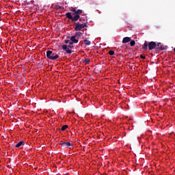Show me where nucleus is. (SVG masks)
<instances>
[{"mask_svg":"<svg viewBox=\"0 0 175 175\" xmlns=\"http://www.w3.org/2000/svg\"><path fill=\"white\" fill-rule=\"evenodd\" d=\"M25 144V143L23 141H21L16 145V148H18L19 147H21V146H24Z\"/></svg>","mask_w":175,"mask_h":175,"instance_id":"9","label":"nucleus"},{"mask_svg":"<svg viewBox=\"0 0 175 175\" xmlns=\"http://www.w3.org/2000/svg\"><path fill=\"white\" fill-rule=\"evenodd\" d=\"M142 49L143 50H147V49H148V42H147V41H145L144 45L142 46Z\"/></svg>","mask_w":175,"mask_h":175,"instance_id":"10","label":"nucleus"},{"mask_svg":"<svg viewBox=\"0 0 175 175\" xmlns=\"http://www.w3.org/2000/svg\"><path fill=\"white\" fill-rule=\"evenodd\" d=\"M81 35H83V33L79 31V32H77L75 33V36H75V38H80L81 36Z\"/></svg>","mask_w":175,"mask_h":175,"instance_id":"13","label":"nucleus"},{"mask_svg":"<svg viewBox=\"0 0 175 175\" xmlns=\"http://www.w3.org/2000/svg\"><path fill=\"white\" fill-rule=\"evenodd\" d=\"M62 49L64 50V51H66V53L67 54H72V50H70L69 48V46H68V45L65 44V45H62Z\"/></svg>","mask_w":175,"mask_h":175,"instance_id":"6","label":"nucleus"},{"mask_svg":"<svg viewBox=\"0 0 175 175\" xmlns=\"http://www.w3.org/2000/svg\"><path fill=\"white\" fill-rule=\"evenodd\" d=\"M154 49H157V42L152 41L148 43V50H154Z\"/></svg>","mask_w":175,"mask_h":175,"instance_id":"4","label":"nucleus"},{"mask_svg":"<svg viewBox=\"0 0 175 175\" xmlns=\"http://www.w3.org/2000/svg\"><path fill=\"white\" fill-rule=\"evenodd\" d=\"M68 128H69V126H68V125H64V126H62V131L64 132V131H66V129H68Z\"/></svg>","mask_w":175,"mask_h":175,"instance_id":"14","label":"nucleus"},{"mask_svg":"<svg viewBox=\"0 0 175 175\" xmlns=\"http://www.w3.org/2000/svg\"><path fill=\"white\" fill-rule=\"evenodd\" d=\"M108 54H109V55H113L114 54V51H109L108 52Z\"/></svg>","mask_w":175,"mask_h":175,"instance_id":"18","label":"nucleus"},{"mask_svg":"<svg viewBox=\"0 0 175 175\" xmlns=\"http://www.w3.org/2000/svg\"><path fill=\"white\" fill-rule=\"evenodd\" d=\"M83 43L86 44V46H90L91 44V41L88 40V38H86L83 40Z\"/></svg>","mask_w":175,"mask_h":175,"instance_id":"11","label":"nucleus"},{"mask_svg":"<svg viewBox=\"0 0 175 175\" xmlns=\"http://www.w3.org/2000/svg\"><path fill=\"white\" fill-rule=\"evenodd\" d=\"M70 40L71 42L73 43H79V40L76 39V36H72L70 38Z\"/></svg>","mask_w":175,"mask_h":175,"instance_id":"8","label":"nucleus"},{"mask_svg":"<svg viewBox=\"0 0 175 175\" xmlns=\"http://www.w3.org/2000/svg\"><path fill=\"white\" fill-rule=\"evenodd\" d=\"M68 47L70 48V49H73V42H69V45H67Z\"/></svg>","mask_w":175,"mask_h":175,"instance_id":"17","label":"nucleus"},{"mask_svg":"<svg viewBox=\"0 0 175 175\" xmlns=\"http://www.w3.org/2000/svg\"><path fill=\"white\" fill-rule=\"evenodd\" d=\"M84 62H86V64H90V59L85 58V59H84Z\"/></svg>","mask_w":175,"mask_h":175,"instance_id":"19","label":"nucleus"},{"mask_svg":"<svg viewBox=\"0 0 175 175\" xmlns=\"http://www.w3.org/2000/svg\"><path fill=\"white\" fill-rule=\"evenodd\" d=\"M46 58H48V59H51V61H55V59H58V58H59V55L53 52V51H47Z\"/></svg>","mask_w":175,"mask_h":175,"instance_id":"2","label":"nucleus"},{"mask_svg":"<svg viewBox=\"0 0 175 175\" xmlns=\"http://www.w3.org/2000/svg\"><path fill=\"white\" fill-rule=\"evenodd\" d=\"M162 45V44L161 42H158L157 44V46H156V50H159V48L161 47V46Z\"/></svg>","mask_w":175,"mask_h":175,"instance_id":"16","label":"nucleus"},{"mask_svg":"<svg viewBox=\"0 0 175 175\" xmlns=\"http://www.w3.org/2000/svg\"><path fill=\"white\" fill-rule=\"evenodd\" d=\"M59 144L62 146V147H72V144L70 142L60 141Z\"/></svg>","mask_w":175,"mask_h":175,"instance_id":"5","label":"nucleus"},{"mask_svg":"<svg viewBox=\"0 0 175 175\" xmlns=\"http://www.w3.org/2000/svg\"><path fill=\"white\" fill-rule=\"evenodd\" d=\"M159 50H161V51H163V50H167V46L161 44Z\"/></svg>","mask_w":175,"mask_h":175,"instance_id":"12","label":"nucleus"},{"mask_svg":"<svg viewBox=\"0 0 175 175\" xmlns=\"http://www.w3.org/2000/svg\"><path fill=\"white\" fill-rule=\"evenodd\" d=\"M131 42V37H124L122 40V43H129Z\"/></svg>","mask_w":175,"mask_h":175,"instance_id":"7","label":"nucleus"},{"mask_svg":"<svg viewBox=\"0 0 175 175\" xmlns=\"http://www.w3.org/2000/svg\"><path fill=\"white\" fill-rule=\"evenodd\" d=\"M70 10L71 12H73L72 15L70 12L66 13V18H68V20H71L72 23H75V21H81V18H80V14L83 13V11L81 10H77L75 7H71Z\"/></svg>","mask_w":175,"mask_h":175,"instance_id":"1","label":"nucleus"},{"mask_svg":"<svg viewBox=\"0 0 175 175\" xmlns=\"http://www.w3.org/2000/svg\"><path fill=\"white\" fill-rule=\"evenodd\" d=\"M140 58H142V59H146V56L141 55Z\"/></svg>","mask_w":175,"mask_h":175,"instance_id":"21","label":"nucleus"},{"mask_svg":"<svg viewBox=\"0 0 175 175\" xmlns=\"http://www.w3.org/2000/svg\"><path fill=\"white\" fill-rule=\"evenodd\" d=\"M75 25V31H81L83 29L87 27V23H74Z\"/></svg>","mask_w":175,"mask_h":175,"instance_id":"3","label":"nucleus"},{"mask_svg":"<svg viewBox=\"0 0 175 175\" xmlns=\"http://www.w3.org/2000/svg\"><path fill=\"white\" fill-rule=\"evenodd\" d=\"M64 43H66V44H68V43H70V41L69 40H64Z\"/></svg>","mask_w":175,"mask_h":175,"instance_id":"20","label":"nucleus"},{"mask_svg":"<svg viewBox=\"0 0 175 175\" xmlns=\"http://www.w3.org/2000/svg\"><path fill=\"white\" fill-rule=\"evenodd\" d=\"M136 44V42L135 40H131L130 42V46H131V47H133V46H135Z\"/></svg>","mask_w":175,"mask_h":175,"instance_id":"15","label":"nucleus"}]
</instances>
